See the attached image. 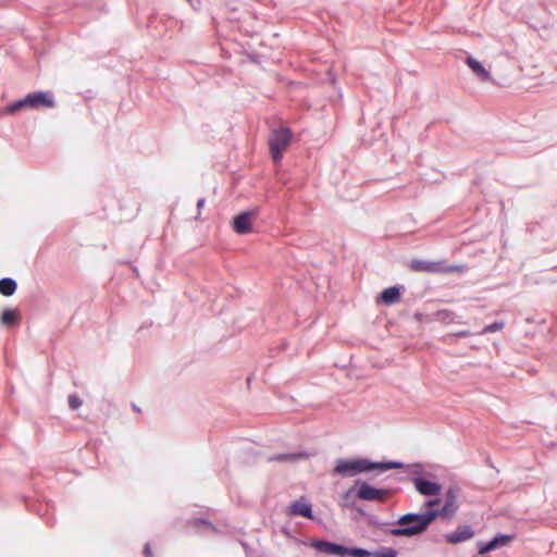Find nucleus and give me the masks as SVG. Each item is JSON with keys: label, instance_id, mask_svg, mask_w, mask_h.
I'll use <instances>...</instances> for the list:
<instances>
[{"label": "nucleus", "instance_id": "nucleus-14", "mask_svg": "<svg viewBox=\"0 0 557 557\" xmlns=\"http://www.w3.org/2000/svg\"><path fill=\"white\" fill-rule=\"evenodd\" d=\"M474 535L470 525H463L453 532L446 533L444 539L449 544H457L470 540Z\"/></svg>", "mask_w": 557, "mask_h": 557}, {"label": "nucleus", "instance_id": "nucleus-2", "mask_svg": "<svg viewBox=\"0 0 557 557\" xmlns=\"http://www.w3.org/2000/svg\"><path fill=\"white\" fill-rule=\"evenodd\" d=\"M401 467H404V463L400 461L374 462L366 458H356L351 460L338 459L333 469V474L341 476H354L372 470L384 472L389 469H401Z\"/></svg>", "mask_w": 557, "mask_h": 557}, {"label": "nucleus", "instance_id": "nucleus-26", "mask_svg": "<svg viewBox=\"0 0 557 557\" xmlns=\"http://www.w3.org/2000/svg\"><path fill=\"white\" fill-rule=\"evenodd\" d=\"M455 336H461V337H467V336H470L471 333L469 331H460L456 334H454Z\"/></svg>", "mask_w": 557, "mask_h": 557}, {"label": "nucleus", "instance_id": "nucleus-13", "mask_svg": "<svg viewBox=\"0 0 557 557\" xmlns=\"http://www.w3.org/2000/svg\"><path fill=\"white\" fill-rule=\"evenodd\" d=\"M287 513L289 516H301L308 519L313 518L311 504L305 497H301L299 500L293 503L289 506Z\"/></svg>", "mask_w": 557, "mask_h": 557}, {"label": "nucleus", "instance_id": "nucleus-10", "mask_svg": "<svg viewBox=\"0 0 557 557\" xmlns=\"http://www.w3.org/2000/svg\"><path fill=\"white\" fill-rule=\"evenodd\" d=\"M255 212L244 211L237 214L233 220V228L237 234L244 235L252 232V220Z\"/></svg>", "mask_w": 557, "mask_h": 557}, {"label": "nucleus", "instance_id": "nucleus-3", "mask_svg": "<svg viewBox=\"0 0 557 557\" xmlns=\"http://www.w3.org/2000/svg\"><path fill=\"white\" fill-rule=\"evenodd\" d=\"M429 498L424 502V507L426 508L425 512H440L437 518L443 520H451L458 512L460 503V488L456 485L449 486L444 494L443 505H441V499L437 496H428Z\"/></svg>", "mask_w": 557, "mask_h": 557}, {"label": "nucleus", "instance_id": "nucleus-22", "mask_svg": "<svg viewBox=\"0 0 557 557\" xmlns=\"http://www.w3.org/2000/svg\"><path fill=\"white\" fill-rule=\"evenodd\" d=\"M347 555H350L352 557H372V552H369L364 548H348L347 547Z\"/></svg>", "mask_w": 557, "mask_h": 557}, {"label": "nucleus", "instance_id": "nucleus-21", "mask_svg": "<svg viewBox=\"0 0 557 557\" xmlns=\"http://www.w3.org/2000/svg\"><path fill=\"white\" fill-rule=\"evenodd\" d=\"M505 326V323L503 321H496L492 324H488L486 325L481 332L480 334H486V333H492V332H498V331H502Z\"/></svg>", "mask_w": 557, "mask_h": 557}, {"label": "nucleus", "instance_id": "nucleus-12", "mask_svg": "<svg viewBox=\"0 0 557 557\" xmlns=\"http://www.w3.org/2000/svg\"><path fill=\"white\" fill-rule=\"evenodd\" d=\"M312 546L321 552L329 555H335V556H346L347 555V547L337 543H332L327 541H314L312 543Z\"/></svg>", "mask_w": 557, "mask_h": 557}, {"label": "nucleus", "instance_id": "nucleus-18", "mask_svg": "<svg viewBox=\"0 0 557 557\" xmlns=\"http://www.w3.org/2000/svg\"><path fill=\"white\" fill-rule=\"evenodd\" d=\"M188 524L195 529H201L208 532L216 533L218 529L205 518H195L189 520Z\"/></svg>", "mask_w": 557, "mask_h": 557}, {"label": "nucleus", "instance_id": "nucleus-6", "mask_svg": "<svg viewBox=\"0 0 557 557\" xmlns=\"http://www.w3.org/2000/svg\"><path fill=\"white\" fill-rule=\"evenodd\" d=\"M386 494L387 491L384 488H376L366 481L357 480L354 486L344 494V497L349 498L355 495L360 500L384 502Z\"/></svg>", "mask_w": 557, "mask_h": 557}, {"label": "nucleus", "instance_id": "nucleus-15", "mask_svg": "<svg viewBox=\"0 0 557 557\" xmlns=\"http://www.w3.org/2000/svg\"><path fill=\"white\" fill-rule=\"evenodd\" d=\"M466 63L482 82H492L491 72L486 70L479 60L474 59L471 55H468L466 59Z\"/></svg>", "mask_w": 557, "mask_h": 557}, {"label": "nucleus", "instance_id": "nucleus-27", "mask_svg": "<svg viewBox=\"0 0 557 557\" xmlns=\"http://www.w3.org/2000/svg\"><path fill=\"white\" fill-rule=\"evenodd\" d=\"M205 202H206L205 198H200V199L197 201V208H198V210H201V209L203 208Z\"/></svg>", "mask_w": 557, "mask_h": 557}, {"label": "nucleus", "instance_id": "nucleus-11", "mask_svg": "<svg viewBox=\"0 0 557 557\" xmlns=\"http://www.w3.org/2000/svg\"><path fill=\"white\" fill-rule=\"evenodd\" d=\"M513 539V535L509 534H497L491 541L487 542H479L478 543V552L479 554H485L487 552L494 550L497 547L505 546L509 544Z\"/></svg>", "mask_w": 557, "mask_h": 557}, {"label": "nucleus", "instance_id": "nucleus-1", "mask_svg": "<svg viewBox=\"0 0 557 557\" xmlns=\"http://www.w3.org/2000/svg\"><path fill=\"white\" fill-rule=\"evenodd\" d=\"M440 512H409L403 515L396 521L395 528L388 530L394 536L413 537L425 533L430 525L437 519Z\"/></svg>", "mask_w": 557, "mask_h": 557}, {"label": "nucleus", "instance_id": "nucleus-17", "mask_svg": "<svg viewBox=\"0 0 557 557\" xmlns=\"http://www.w3.org/2000/svg\"><path fill=\"white\" fill-rule=\"evenodd\" d=\"M20 321V312L17 309L7 308L1 314V323L5 326H15Z\"/></svg>", "mask_w": 557, "mask_h": 557}, {"label": "nucleus", "instance_id": "nucleus-23", "mask_svg": "<svg viewBox=\"0 0 557 557\" xmlns=\"http://www.w3.org/2000/svg\"><path fill=\"white\" fill-rule=\"evenodd\" d=\"M466 269L465 265H451V267H446V270H444L443 272H463Z\"/></svg>", "mask_w": 557, "mask_h": 557}, {"label": "nucleus", "instance_id": "nucleus-8", "mask_svg": "<svg viewBox=\"0 0 557 557\" xmlns=\"http://www.w3.org/2000/svg\"><path fill=\"white\" fill-rule=\"evenodd\" d=\"M409 268L416 272L437 273L446 270L444 261H428L413 259L409 263Z\"/></svg>", "mask_w": 557, "mask_h": 557}, {"label": "nucleus", "instance_id": "nucleus-19", "mask_svg": "<svg viewBox=\"0 0 557 557\" xmlns=\"http://www.w3.org/2000/svg\"><path fill=\"white\" fill-rule=\"evenodd\" d=\"M16 290V283L12 278L0 280V293L3 296H11Z\"/></svg>", "mask_w": 557, "mask_h": 557}, {"label": "nucleus", "instance_id": "nucleus-25", "mask_svg": "<svg viewBox=\"0 0 557 557\" xmlns=\"http://www.w3.org/2000/svg\"><path fill=\"white\" fill-rule=\"evenodd\" d=\"M144 553H145L146 557H153L152 552H151V547H150L149 544L145 545Z\"/></svg>", "mask_w": 557, "mask_h": 557}, {"label": "nucleus", "instance_id": "nucleus-7", "mask_svg": "<svg viewBox=\"0 0 557 557\" xmlns=\"http://www.w3.org/2000/svg\"><path fill=\"white\" fill-rule=\"evenodd\" d=\"M292 139V132L288 127H280L271 133L269 138L270 150L274 162H280L284 150Z\"/></svg>", "mask_w": 557, "mask_h": 557}, {"label": "nucleus", "instance_id": "nucleus-20", "mask_svg": "<svg viewBox=\"0 0 557 557\" xmlns=\"http://www.w3.org/2000/svg\"><path fill=\"white\" fill-rule=\"evenodd\" d=\"M398 552L392 547H381L372 552V557H397Z\"/></svg>", "mask_w": 557, "mask_h": 557}, {"label": "nucleus", "instance_id": "nucleus-24", "mask_svg": "<svg viewBox=\"0 0 557 557\" xmlns=\"http://www.w3.org/2000/svg\"><path fill=\"white\" fill-rule=\"evenodd\" d=\"M83 401L76 396L72 395V409H77L82 406Z\"/></svg>", "mask_w": 557, "mask_h": 557}, {"label": "nucleus", "instance_id": "nucleus-28", "mask_svg": "<svg viewBox=\"0 0 557 557\" xmlns=\"http://www.w3.org/2000/svg\"><path fill=\"white\" fill-rule=\"evenodd\" d=\"M243 547H244L246 554L248 555L250 553V548L248 547V545L246 543H243Z\"/></svg>", "mask_w": 557, "mask_h": 557}, {"label": "nucleus", "instance_id": "nucleus-5", "mask_svg": "<svg viewBox=\"0 0 557 557\" xmlns=\"http://www.w3.org/2000/svg\"><path fill=\"white\" fill-rule=\"evenodd\" d=\"M52 107H54V98L51 92L35 91L5 107L2 114H14L21 110H40Z\"/></svg>", "mask_w": 557, "mask_h": 557}, {"label": "nucleus", "instance_id": "nucleus-4", "mask_svg": "<svg viewBox=\"0 0 557 557\" xmlns=\"http://www.w3.org/2000/svg\"><path fill=\"white\" fill-rule=\"evenodd\" d=\"M406 478L414 485L416 491L422 496H438L442 493L443 486L436 480H428L423 476L424 467L420 462L407 465Z\"/></svg>", "mask_w": 557, "mask_h": 557}, {"label": "nucleus", "instance_id": "nucleus-16", "mask_svg": "<svg viewBox=\"0 0 557 557\" xmlns=\"http://www.w3.org/2000/svg\"><path fill=\"white\" fill-rule=\"evenodd\" d=\"M400 298V289L397 286H391L385 288L377 299L379 302L384 305H393L398 302Z\"/></svg>", "mask_w": 557, "mask_h": 557}, {"label": "nucleus", "instance_id": "nucleus-9", "mask_svg": "<svg viewBox=\"0 0 557 557\" xmlns=\"http://www.w3.org/2000/svg\"><path fill=\"white\" fill-rule=\"evenodd\" d=\"M311 457V454L306 450H298L292 453H282L274 454L268 457L269 462H280V463H297L300 460H305Z\"/></svg>", "mask_w": 557, "mask_h": 557}]
</instances>
